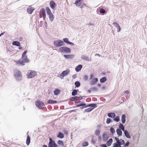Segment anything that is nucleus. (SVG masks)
Here are the masks:
<instances>
[{
  "mask_svg": "<svg viewBox=\"0 0 147 147\" xmlns=\"http://www.w3.org/2000/svg\"><path fill=\"white\" fill-rule=\"evenodd\" d=\"M110 131L112 134H113L115 132V130L114 129L113 127H111L110 129Z\"/></svg>",
  "mask_w": 147,
  "mask_h": 147,
  "instance_id": "nucleus-45",
  "label": "nucleus"
},
{
  "mask_svg": "<svg viewBox=\"0 0 147 147\" xmlns=\"http://www.w3.org/2000/svg\"><path fill=\"white\" fill-rule=\"evenodd\" d=\"M34 8L31 6H30L27 9V13L29 14H31L34 10Z\"/></svg>",
  "mask_w": 147,
  "mask_h": 147,
  "instance_id": "nucleus-13",
  "label": "nucleus"
},
{
  "mask_svg": "<svg viewBox=\"0 0 147 147\" xmlns=\"http://www.w3.org/2000/svg\"><path fill=\"white\" fill-rule=\"evenodd\" d=\"M36 75V73L34 71L30 70L28 72L27 75L28 78H32Z\"/></svg>",
  "mask_w": 147,
  "mask_h": 147,
  "instance_id": "nucleus-3",
  "label": "nucleus"
},
{
  "mask_svg": "<svg viewBox=\"0 0 147 147\" xmlns=\"http://www.w3.org/2000/svg\"><path fill=\"white\" fill-rule=\"evenodd\" d=\"M57 102L56 100H54L51 99H50L47 101V104H53L56 103Z\"/></svg>",
  "mask_w": 147,
  "mask_h": 147,
  "instance_id": "nucleus-17",
  "label": "nucleus"
},
{
  "mask_svg": "<svg viewBox=\"0 0 147 147\" xmlns=\"http://www.w3.org/2000/svg\"><path fill=\"white\" fill-rule=\"evenodd\" d=\"M63 56L66 59H71L74 57V55H64Z\"/></svg>",
  "mask_w": 147,
  "mask_h": 147,
  "instance_id": "nucleus-22",
  "label": "nucleus"
},
{
  "mask_svg": "<svg viewBox=\"0 0 147 147\" xmlns=\"http://www.w3.org/2000/svg\"><path fill=\"white\" fill-rule=\"evenodd\" d=\"M30 142V138L29 135H28L27 137L26 140V144L28 146L29 145Z\"/></svg>",
  "mask_w": 147,
  "mask_h": 147,
  "instance_id": "nucleus-20",
  "label": "nucleus"
},
{
  "mask_svg": "<svg viewBox=\"0 0 147 147\" xmlns=\"http://www.w3.org/2000/svg\"><path fill=\"white\" fill-rule=\"evenodd\" d=\"M124 134L125 136L127 138H131V136L130 135L128 131L126 130H125L124 131Z\"/></svg>",
  "mask_w": 147,
  "mask_h": 147,
  "instance_id": "nucleus-18",
  "label": "nucleus"
},
{
  "mask_svg": "<svg viewBox=\"0 0 147 147\" xmlns=\"http://www.w3.org/2000/svg\"><path fill=\"white\" fill-rule=\"evenodd\" d=\"M129 144V142L128 141L124 145V146L126 147L128 146Z\"/></svg>",
  "mask_w": 147,
  "mask_h": 147,
  "instance_id": "nucleus-47",
  "label": "nucleus"
},
{
  "mask_svg": "<svg viewBox=\"0 0 147 147\" xmlns=\"http://www.w3.org/2000/svg\"><path fill=\"white\" fill-rule=\"evenodd\" d=\"M69 72V70L68 69H67L66 70L63 71L62 73L60 74L59 77L61 79L65 76H67Z\"/></svg>",
  "mask_w": 147,
  "mask_h": 147,
  "instance_id": "nucleus-9",
  "label": "nucleus"
},
{
  "mask_svg": "<svg viewBox=\"0 0 147 147\" xmlns=\"http://www.w3.org/2000/svg\"><path fill=\"white\" fill-rule=\"evenodd\" d=\"M119 127L120 129H121L123 131H125L124 130V127L122 123H120L119 125Z\"/></svg>",
  "mask_w": 147,
  "mask_h": 147,
  "instance_id": "nucleus-32",
  "label": "nucleus"
},
{
  "mask_svg": "<svg viewBox=\"0 0 147 147\" xmlns=\"http://www.w3.org/2000/svg\"><path fill=\"white\" fill-rule=\"evenodd\" d=\"M64 147H66V146H64Z\"/></svg>",
  "mask_w": 147,
  "mask_h": 147,
  "instance_id": "nucleus-64",
  "label": "nucleus"
},
{
  "mask_svg": "<svg viewBox=\"0 0 147 147\" xmlns=\"http://www.w3.org/2000/svg\"><path fill=\"white\" fill-rule=\"evenodd\" d=\"M78 90H74L72 92V95L73 96H75L77 94Z\"/></svg>",
  "mask_w": 147,
  "mask_h": 147,
  "instance_id": "nucleus-36",
  "label": "nucleus"
},
{
  "mask_svg": "<svg viewBox=\"0 0 147 147\" xmlns=\"http://www.w3.org/2000/svg\"><path fill=\"white\" fill-rule=\"evenodd\" d=\"M100 146L101 147H107L106 144H102Z\"/></svg>",
  "mask_w": 147,
  "mask_h": 147,
  "instance_id": "nucleus-49",
  "label": "nucleus"
},
{
  "mask_svg": "<svg viewBox=\"0 0 147 147\" xmlns=\"http://www.w3.org/2000/svg\"><path fill=\"white\" fill-rule=\"evenodd\" d=\"M107 80L106 78L105 77H103L101 78L100 80V81L101 83H103Z\"/></svg>",
  "mask_w": 147,
  "mask_h": 147,
  "instance_id": "nucleus-33",
  "label": "nucleus"
},
{
  "mask_svg": "<svg viewBox=\"0 0 147 147\" xmlns=\"http://www.w3.org/2000/svg\"><path fill=\"white\" fill-rule=\"evenodd\" d=\"M100 12L101 13H104L105 12V11L103 9H101L100 10Z\"/></svg>",
  "mask_w": 147,
  "mask_h": 147,
  "instance_id": "nucleus-41",
  "label": "nucleus"
},
{
  "mask_svg": "<svg viewBox=\"0 0 147 147\" xmlns=\"http://www.w3.org/2000/svg\"><path fill=\"white\" fill-rule=\"evenodd\" d=\"M119 147H121V146L119 145Z\"/></svg>",
  "mask_w": 147,
  "mask_h": 147,
  "instance_id": "nucleus-63",
  "label": "nucleus"
},
{
  "mask_svg": "<svg viewBox=\"0 0 147 147\" xmlns=\"http://www.w3.org/2000/svg\"><path fill=\"white\" fill-rule=\"evenodd\" d=\"M119 145L117 143H115L113 144V147H119Z\"/></svg>",
  "mask_w": 147,
  "mask_h": 147,
  "instance_id": "nucleus-44",
  "label": "nucleus"
},
{
  "mask_svg": "<svg viewBox=\"0 0 147 147\" xmlns=\"http://www.w3.org/2000/svg\"><path fill=\"white\" fill-rule=\"evenodd\" d=\"M63 131L64 133L66 135H67L68 134L67 131L66 130L64 129L63 130Z\"/></svg>",
  "mask_w": 147,
  "mask_h": 147,
  "instance_id": "nucleus-48",
  "label": "nucleus"
},
{
  "mask_svg": "<svg viewBox=\"0 0 147 147\" xmlns=\"http://www.w3.org/2000/svg\"><path fill=\"white\" fill-rule=\"evenodd\" d=\"M117 143L120 146H121V145L124 144L125 142L123 140L121 139L119 140V142H118Z\"/></svg>",
  "mask_w": 147,
  "mask_h": 147,
  "instance_id": "nucleus-29",
  "label": "nucleus"
},
{
  "mask_svg": "<svg viewBox=\"0 0 147 147\" xmlns=\"http://www.w3.org/2000/svg\"><path fill=\"white\" fill-rule=\"evenodd\" d=\"M12 45L19 47L20 46L21 44L19 41H14L13 42Z\"/></svg>",
  "mask_w": 147,
  "mask_h": 147,
  "instance_id": "nucleus-21",
  "label": "nucleus"
},
{
  "mask_svg": "<svg viewBox=\"0 0 147 147\" xmlns=\"http://www.w3.org/2000/svg\"><path fill=\"white\" fill-rule=\"evenodd\" d=\"M88 144V143L86 142H83L82 144V146H87Z\"/></svg>",
  "mask_w": 147,
  "mask_h": 147,
  "instance_id": "nucleus-42",
  "label": "nucleus"
},
{
  "mask_svg": "<svg viewBox=\"0 0 147 147\" xmlns=\"http://www.w3.org/2000/svg\"><path fill=\"white\" fill-rule=\"evenodd\" d=\"M95 56H98L99 57H100V55L99 54H96L95 55Z\"/></svg>",
  "mask_w": 147,
  "mask_h": 147,
  "instance_id": "nucleus-58",
  "label": "nucleus"
},
{
  "mask_svg": "<svg viewBox=\"0 0 147 147\" xmlns=\"http://www.w3.org/2000/svg\"><path fill=\"white\" fill-rule=\"evenodd\" d=\"M90 25H93V24H90Z\"/></svg>",
  "mask_w": 147,
  "mask_h": 147,
  "instance_id": "nucleus-62",
  "label": "nucleus"
},
{
  "mask_svg": "<svg viewBox=\"0 0 147 147\" xmlns=\"http://www.w3.org/2000/svg\"><path fill=\"white\" fill-rule=\"evenodd\" d=\"M45 9L46 10L47 13L48 15L52 13L49 7H46Z\"/></svg>",
  "mask_w": 147,
  "mask_h": 147,
  "instance_id": "nucleus-28",
  "label": "nucleus"
},
{
  "mask_svg": "<svg viewBox=\"0 0 147 147\" xmlns=\"http://www.w3.org/2000/svg\"><path fill=\"white\" fill-rule=\"evenodd\" d=\"M84 79L86 80H87L88 79V76H84Z\"/></svg>",
  "mask_w": 147,
  "mask_h": 147,
  "instance_id": "nucleus-53",
  "label": "nucleus"
},
{
  "mask_svg": "<svg viewBox=\"0 0 147 147\" xmlns=\"http://www.w3.org/2000/svg\"><path fill=\"white\" fill-rule=\"evenodd\" d=\"M59 51L61 52L65 53H69L70 52V49L67 47H60L59 49Z\"/></svg>",
  "mask_w": 147,
  "mask_h": 147,
  "instance_id": "nucleus-4",
  "label": "nucleus"
},
{
  "mask_svg": "<svg viewBox=\"0 0 147 147\" xmlns=\"http://www.w3.org/2000/svg\"><path fill=\"white\" fill-rule=\"evenodd\" d=\"M5 33V32H4L2 33H1L0 34V37L2 35H3Z\"/></svg>",
  "mask_w": 147,
  "mask_h": 147,
  "instance_id": "nucleus-57",
  "label": "nucleus"
},
{
  "mask_svg": "<svg viewBox=\"0 0 147 147\" xmlns=\"http://www.w3.org/2000/svg\"><path fill=\"white\" fill-rule=\"evenodd\" d=\"M75 84L76 87H78L80 86V84L79 82L76 81L75 82Z\"/></svg>",
  "mask_w": 147,
  "mask_h": 147,
  "instance_id": "nucleus-38",
  "label": "nucleus"
},
{
  "mask_svg": "<svg viewBox=\"0 0 147 147\" xmlns=\"http://www.w3.org/2000/svg\"><path fill=\"white\" fill-rule=\"evenodd\" d=\"M14 75L17 80H21L22 79V76L21 74V72L20 71L18 70H15Z\"/></svg>",
  "mask_w": 147,
  "mask_h": 147,
  "instance_id": "nucleus-2",
  "label": "nucleus"
},
{
  "mask_svg": "<svg viewBox=\"0 0 147 147\" xmlns=\"http://www.w3.org/2000/svg\"><path fill=\"white\" fill-rule=\"evenodd\" d=\"M27 52V50L25 51L22 54V57L19 60L16 61V63L17 65H24L25 63H28L29 61V60L28 58L26 53Z\"/></svg>",
  "mask_w": 147,
  "mask_h": 147,
  "instance_id": "nucleus-1",
  "label": "nucleus"
},
{
  "mask_svg": "<svg viewBox=\"0 0 147 147\" xmlns=\"http://www.w3.org/2000/svg\"><path fill=\"white\" fill-rule=\"evenodd\" d=\"M22 49V48L21 47H19V49Z\"/></svg>",
  "mask_w": 147,
  "mask_h": 147,
  "instance_id": "nucleus-61",
  "label": "nucleus"
},
{
  "mask_svg": "<svg viewBox=\"0 0 147 147\" xmlns=\"http://www.w3.org/2000/svg\"><path fill=\"white\" fill-rule=\"evenodd\" d=\"M102 138L104 141H106L107 140L108 138V135L106 133H104L102 135Z\"/></svg>",
  "mask_w": 147,
  "mask_h": 147,
  "instance_id": "nucleus-15",
  "label": "nucleus"
},
{
  "mask_svg": "<svg viewBox=\"0 0 147 147\" xmlns=\"http://www.w3.org/2000/svg\"><path fill=\"white\" fill-rule=\"evenodd\" d=\"M117 28V32H119L121 30V28H120V26H119L118 28Z\"/></svg>",
  "mask_w": 147,
  "mask_h": 147,
  "instance_id": "nucleus-50",
  "label": "nucleus"
},
{
  "mask_svg": "<svg viewBox=\"0 0 147 147\" xmlns=\"http://www.w3.org/2000/svg\"><path fill=\"white\" fill-rule=\"evenodd\" d=\"M96 104H90L87 105H86L85 104H80L78 105H77V107H80L82 106V107L81 108V109H83L85 108H86L88 107H96Z\"/></svg>",
  "mask_w": 147,
  "mask_h": 147,
  "instance_id": "nucleus-6",
  "label": "nucleus"
},
{
  "mask_svg": "<svg viewBox=\"0 0 147 147\" xmlns=\"http://www.w3.org/2000/svg\"><path fill=\"white\" fill-rule=\"evenodd\" d=\"M82 1L83 0H76L75 4L77 6L80 7L81 8H83L85 4L84 3H82L81 2L79 3Z\"/></svg>",
  "mask_w": 147,
  "mask_h": 147,
  "instance_id": "nucleus-10",
  "label": "nucleus"
},
{
  "mask_svg": "<svg viewBox=\"0 0 147 147\" xmlns=\"http://www.w3.org/2000/svg\"><path fill=\"white\" fill-rule=\"evenodd\" d=\"M88 92L89 93H91V90H88Z\"/></svg>",
  "mask_w": 147,
  "mask_h": 147,
  "instance_id": "nucleus-59",
  "label": "nucleus"
},
{
  "mask_svg": "<svg viewBox=\"0 0 147 147\" xmlns=\"http://www.w3.org/2000/svg\"><path fill=\"white\" fill-rule=\"evenodd\" d=\"M57 144L59 145H61L62 146H63L64 145V143L63 142L60 140H58L57 142Z\"/></svg>",
  "mask_w": 147,
  "mask_h": 147,
  "instance_id": "nucleus-37",
  "label": "nucleus"
},
{
  "mask_svg": "<svg viewBox=\"0 0 147 147\" xmlns=\"http://www.w3.org/2000/svg\"><path fill=\"white\" fill-rule=\"evenodd\" d=\"M64 136L63 134L61 132H59L57 136V137L60 138H63Z\"/></svg>",
  "mask_w": 147,
  "mask_h": 147,
  "instance_id": "nucleus-19",
  "label": "nucleus"
},
{
  "mask_svg": "<svg viewBox=\"0 0 147 147\" xmlns=\"http://www.w3.org/2000/svg\"><path fill=\"white\" fill-rule=\"evenodd\" d=\"M94 108H89L86 109L85 110V112H89L91 111Z\"/></svg>",
  "mask_w": 147,
  "mask_h": 147,
  "instance_id": "nucleus-35",
  "label": "nucleus"
},
{
  "mask_svg": "<svg viewBox=\"0 0 147 147\" xmlns=\"http://www.w3.org/2000/svg\"><path fill=\"white\" fill-rule=\"evenodd\" d=\"M49 4L51 8L53 10H55L57 6V5L55 2L53 1H51Z\"/></svg>",
  "mask_w": 147,
  "mask_h": 147,
  "instance_id": "nucleus-11",
  "label": "nucleus"
},
{
  "mask_svg": "<svg viewBox=\"0 0 147 147\" xmlns=\"http://www.w3.org/2000/svg\"><path fill=\"white\" fill-rule=\"evenodd\" d=\"M101 126V125L100 124H99L97 126L98 129H100Z\"/></svg>",
  "mask_w": 147,
  "mask_h": 147,
  "instance_id": "nucleus-51",
  "label": "nucleus"
},
{
  "mask_svg": "<svg viewBox=\"0 0 147 147\" xmlns=\"http://www.w3.org/2000/svg\"><path fill=\"white\" fill-rule=\"evenodd\" d=\"M115 140L117 141V143L118 142H119V139L116 137H115Z\"/></svg>",
  "mask_w": 147,
  "mask_h": 147,
  "instance_id": "nucleus-52",
  "label": "nucleus"
},
{
  "mask_svg": "<svg viewBox=\"0 0 147 147\" xmlns=\"http://www.w3.org/2000/svg\"><path fill=\"white\" fill-rule=\"evenodd\" d=\"M82 67V66L81 65H79L76 67L75 69L76 71L77 72L79 71L81 69Z\"/></svg>",
  "mask_w": 147,
  "mask_h": 147,
  "instance_id": "nucleus-23",
  "label": "nucleus"
},
{
  "mask_svg": "<svg viewBox=\"0 0 147 147\" xmlns=\"http://www.w3.org/2000/svg\"><path fill=\"white\" fill-rule=\"evenodd\" d=\"M108 116L111 118L115 117V114L113 113H108Z\"/></svg>",
  "mask_w": 147,
  "mask_h": 147,
  "instance_id": "nucleus-25",
  "label": "nucleus"
},
{
  "mask_svg": "<svg viewBox=\"0 0 147 147\" xmlns=\"http://www.w3.org/2000/svg\"><path fill=\"white\" fill-rule=\"evenodd\" d=\"M116 131L117 134L119 136H121L122 135V132L120 129H117Z\"/></svg>",
  "mask_w": 147,
  "mask_h": 147,
  "instance_id": "nucleus-27",
  "label": "nucleus"
},
{
  "mask_svg": "<svg viewBox=\"0 0 147 147\" xmlns=\"http://www.w3.org/2000/svg\"><path fill=\"white\" fill-rule=\"evenodd\" d=\"M40 15H42L43 16L42 17L43 18V19L45 20V19L46 16L45 11L44 9L42 8L40 9Z\"/></svg>",
  "mask_w": 147,
  "mask_h": 147,
  "instance_id": "nucleus-12",
  "label": "nucleus"
},
{
  "mask_svg": "<svg viewBox=\"0 0 147 147\" xmlns=\"http://www.w3.org/2000/svg\"><path fill=\"white\" fill-rule=\"evenodd\" d=\"M100 134V131L96 130L95 132V134L96 135H98Z\"/></svg>",
  "mask_w": 147,
  "mask_h": 147,
  "instance_id": "nucleus-40",
  "label": "nucleus"
},
{
  "mask_svg": "<svg viewBox=\"0 0 147 147\" xmlns=\"http://www.w3.org/2000/svg\"><path fill=\"white\" fill-rule=\"evenodd\" d=\"M49 142L48 144L49 147H58L57 145L55 143L54 140L49 138Z\"/></svg>",
  "mask_w": 147,
  "mask_h": 147,
  "instance_id": "nucleus-8",
  "label": "nucleus"
},
{
  "mask_svg": "<svg viewBox=\"0 0 147 147\" xmlns=\"http://www.w3.org/2000/svg\"><path fill=\"white\" fill-rule=\"evenodd\" d=\"M113 24L114 25V26L115 27H116V28H118V27H119V26H120L119 25V24L116 23V22H114L113 23Z\"/></svg>",
  "mask_w": 147,
  "mask_h": 147,
  "instance_id": "nucleus-43",
  "label": "nucleus"
},
{
  "mask_svg": "<svg viewBox=\"0 0 147 147\" xmlns=\"http://www.w3.org/2000/svg\"><path fill=\"white\" fill-rule=\"evenodd\" d=\"M114 120L117 122H118L119 121L120 119L118 116H117L114 119Z\"/></svg>",
  "mask_w": 147,
  "mask_h": 147,
  "instance_id": "nucleus-39",
  "label": "nucleus"
},
{
  "mask_svg": "<svg viewBox=\"0 0 147 147\" xmlns=\"http://www.w3.org/2000/svg\"><path fill=\"white\" fill-rule=\"evenodd\" d=\"M93 74H91L90 75V78L91 79H92V77H93Z\"/></svg>",
  "mask_w": 147,
  "mask_h": 147,
  "instance_id": "nucleus-56",
  "label": "nucleus"
},
{
  "mask_svg": "<svg viewBox=\"0 0 147 147\" xmlns=\"http://www.w3.org/2000/svg\"><path fill=\"white\" fill-rule=\"evenodd\" d=\"M112 142L113 139L112 138H110L107 142V144L108 146H110Z\"/></svg>",
  "mask_w": 147,
  "mask_h": 147,
  "instance_id": "nucleus-30",
  "label": "nucleus"
},
{
  "mask_svg": "<svg viewBox=\"0 0 147 147\" xmlns=\"http://www.w3.org/2000/svg\"><path fill=\"white\" fill-rule=\"evenodd\" d=\"M63 41L66 43H68L69 45H73L74 44L73 43L69 42L68 39L67 38H64L63 39Z\"/></svg>",
  "mask_w": 147,
  "mask_h": 147,
  "instance_id": "nucleus-16",
  "label": "nucleus"
},
{
  "mask_svg": "<svg viewBox=\"0 0 147 147\" xmlns=\"http://www.w3.org/2000/svg\"><path fill=\"white\" fill-rule=\"evenodd\" d=\"M60 91L58 89H56L54 92V93L55 95H57L59 93Z\"/></svg>",
  "mask_w": 147,
  "mask_h": 147,
  "instance_id": "nucleus-34",
  "label": "nucleus"
},
{
  "mask_svg": "<svg viewBox=\"0 0 147 147\" xmlns=\"http://www.w3.org/2000/svg\"><path fill=\"white\" fill-rule=\"evenodd\" d=\"M36 106L40 109H42L43 107L45 105L44 103L39 100H37L36 101Z\"/></svg>",
  "mask_w": 147,
  "mask_h": 147,
  "instance_id": "nucleus-5",
  "label": "nucleus"
},
{
  "mask_svg": "<svg viewBox=\"0 0 147 147\" xmlns=\"http://www.w3.org/2000/svg\"><path fill=\"white\" fill-rule=\"evenodd\" d=\"M125 92L126 93V94H128L129 93V91L128 90H127Z\"/></svg>",
  "mask_w": 147,
  "mask_h": 147,
  "instance_id": "nucleus-55",
  "label": "nucleus"
},
{
  "mask_svg": "<svg viewBox=\"0 0 147 147\" xmlns=\"http://www.w3.org/2000/svg\"><path fill=\"white\" fill-rule=\"evenodd\" d=\"M121 122L122 123H124L125 121V116L123 114L122 115L121 118Z\"/></svg>",
  "mask_w": 147,
  "mask_h": 147,
  "instance_id": "nucleus-26",
  "label": "nucleus"
},
{
  "mask_svg": "<svg viewBox=\"0 0 147 147\" xmlns=\"http://www.w3.org/2000/svg\"><path fill=\"white\" fill-rule=\"evenodd\" d=\"M98 79L97 78H95L92 79L91 81V84L92 85H94L97 82Z\"/></svg>",
  "mask_w": 147,
  "mask_h": 147,
  "instance_id": "nucleus-14",
  "label": "nucleus"
},
{
  "mask_svg": "<svg viewBox=\"0 0 147 147\" xmlns=\"http://www.w3.org/2000/svg\"><path fill=\"white\" fill-rule=\"evenodd\" d=\"M111 121V120L110 118H107V119L106 123L107 124L109 123Z\"/></svg>",
  "mask_w": 147,
  "mask_h": 147,
  "instance_id": "nucleus-46",
  "label": "nucleus"
},
{
  "mask_svg": "<svg viewBox=\"0 0 147 147\" xmlns=\"http://www.w3.org/2000/svg\"><path fill=\"white\" fill-rule=\"evenodd\" d=\"M19 40L20 41H22V40H23V38L22 37H20L19 38Z\"/></svg>",
  "mask_w": 147,
  "mask_h": 147,
  "instance_id": "nucleus-54",
  "label": "nucleus"
},
{
  "mask_svg": "<svg viewBox=\"0 0 147 147\" xmlns=\"http://www.w3.org/2000/svg\"><path fill=\"white\" fill-rule=\"evenodd\" d=\"M48 15L50 20H51V21H52L53 20L54 18V16L53 15V13H52Z\"/></svg>",
  "mask_w": 147,
  "mask_h": 147,
  "instance_id": "nucleus-31",
  "label": "nucleus"
},
{
  "mask_svg": "<svg viewBox=\"0 0 147 147\" xmlns=\"http://www.w3.org/2000/svg\"><path fill=\"white\" fill-rule=\"evenodd\" d=\"M42 147H47V146L45 145H44Z\"/></svg>",
  "mask_w": 147,
  "mask_h": 147,
  "instance_id": "nucleus-60",
  "label": "nucleus"
},
{
  "mask_svg": "<svg viewBox=\"0 0 147 147\" xmlns=\"http://www.w3.org/2000/svg\"><path fill=\"white\" fill-rule=\"evenodd\" d=\"M80 99V97L78 96H74L71 98L70 100L72 101H74L76 100Z\"/></svg>",
  "mask_w": 147,
  "mask_h": 147,
  "instance_id": "nucleus-24",
  "label": "nucleus"
},
{
  "mask_svg": "<svg viewBox=\"0 0 147 147\" xmlns=\"http://www.w3.org/2000/svg\"><path fill=\"white\" fill-rule=\"evenodd\" d=\"M64 44V42L60 40H56L54 42V45L55 47H60Z\"/></svg>",
  "mask_w": 147,
  "mask_h": 147,
  "instance_id": "nucleus-7",
  "label": "nucleus"
}]
</instances>
